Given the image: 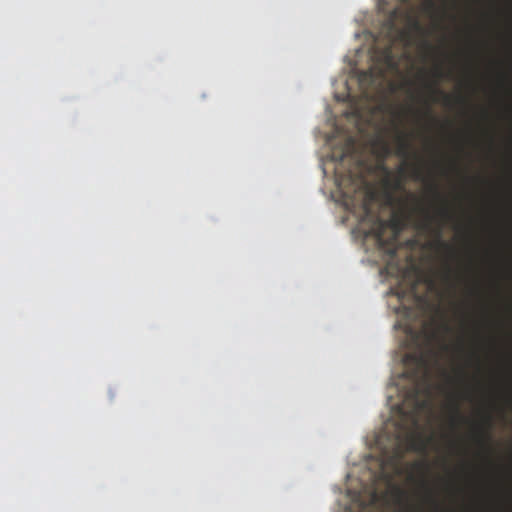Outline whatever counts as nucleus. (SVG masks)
Masks as SVG:
<instances>
[{"label": "nucleus", "mask_w": 512, "mask_h": 512, "mask_svg": "<svg viewBox=\"0 0 512 512\" xmlns=\"http://www.w3.org/2000/svg\"><path fill=\"white\" fill-rule=\"evenodd\" d=\"M428 88L429 90L431 91V93L435 96H440L442 98V102L444 105L446 106H450L451 105V102H452V97L451 95L443 92L442 90H440L436 84H433V85H428Z\"/></svg>", "instance_id": "9d476101"}, {"label": "nucleus", "mask_w": 512, "mask_h": 512, "mask_svg": "<svg viewBox=\"0 0 512 512\" xmlns=\"http://www.w3.org/2000/svg\"><path fill=\"white\" fill-rule=\"evenodd\" d=\"M356 501L359 503V512H384L383 496L376 488L370 489L367 500L358 495Z\"/></svg>", "instance_id": "423d86ee"}, {"label": "nucleus", "mask_w": 512, "mask_h": 512, "mask_svg": "<svg viewBox=\"0 0 512 512\" xmlns=\"http://www.w3.org/2000/svg\"><path fill=\"white\" fill-rule=\"evenodd\" d=\"M457 100L461 103H463L465 101V99L463 97H458Z\"/></svg>", "instance_id": "aec40b11"}, {"label": "nucleus", "mask_w": 512, "mask_h": 512, "mask_svg": "<svg viewBox=\"0 0 512 512\" xmlns=\"http://www.w3.org/2000/svg\"><path fill=\"white\" fill-rule=\"evenodd\" d=\"M412 176H413V178L415 180H418V181H423L424 180L423 172H422V170L419 167H414L413 168Z\"/></svg>", "instance_id": "ddd939ff"}, {"label": "nucleus", "mask_w": 512, "mask_h": 512, "mask_svg": "<svg viewBox=\"0 0 512 512\" xmlns=\"http://www.w3.org/2000/svg\"><path fill=\"white\" fill-rule=\"evenodd\" d=\"M434 77L436 79H442L443 76H444V73H443V70L441 67H436L435 70H434V73H433Z\"/></svg>", "instance_id": "2eb2a0df"}, {"label": "nucleus", "mask_w": 512, "mask_h": 512, "mask_svg": "<svg viewBox=\"0 0 512 512\" xmlns=\"http://www.w3.org/2000/svg\"><path fill=\"white\" fill-rule=\"evenodd\" d=\"M423 219L421 226L426 230H432L433 225L437 223L434 229L437 246L445 251L452 252V247L441 239L443 224L453 218V214L446 203L438 207L436 214H431L427 209H421Z\"/></svg>", "instance_id": "39448f33"}, {"label": "nucleus", "mask_w": 512, "mask_h": 512, "mask_svg": "<svg viewBox=\"0 0 512 512\" xmlns=\"http://www.w3.org/2000/svg\"><path fill=\"white\" fill-rule=\"evenodd\" d=\"M382 150L385 156H387L390 153L389 146L386 143L382 144Z\"/></svg>", "instance_id": "dca6fc26"}, {"label": "nucleus", "mask_w": 512, "mask_h": 512, "mask_svg": "<svg viewBox=\"0 0 512 512\" xmlns=\"http://www.w3.org/2000/svg\"><path fill=\"white\" fill-rule=\"evenodd\" d=\"M353 114H354L355 116H359V115H360V111H359L358 109H355V110L353 111Z\"/></svg>", "instance_id": "a211bd4d"}, {"label": "nucleus", "mask_w": 512, "mask_h": 512, "mask_svg": "<svg viewBox=\"0 0 512 512\" xmlns=\"http://www.w3.org/2000/svg\"><path fill=\"white\" fill-rule=\"evenodd\" d=\"M451 420H452L453 424L465 421V418L463 417V415L460 412V407H459L458 403H455L453 406V417Z\"/></svg>", "instance_id": "9b49d317"}, {"label": "nucleus", "mask_w": 512, "mask_h": 512, "mask_svg": "<svg viewBox=\"0 0 512 512\" xmlns=\"http://www.w3.org/2000/svg\"><path fill=\"white\" fill-rule=\"evenodd\" d=\"M427 447L426 441L421 435L411 433L407 437V446L404 448L400 443L396 445L390 455H386L383 464L391 468L393 474L402 473L403 460L406 451L425 452Z\"/></svg>", "instance_id": "20e7f679"}, {"label": "nucleus", "mask_w": 512, "mask_h": 512, "mask_svg": "<svg viewBox=\"0 0 512 512\" xmlns=\"http://www.w3.org/2000/svg\"><path fill=\"white\" fill-rule=\"evenodd\" d=\"M394 29V23L390 22L387 43L383 47L374 46L371 49L373 64L369 69L360 71L358 74V82L365 95L368 94L370 88L386 78L388 71L397 67L393 53V46L396 41Z\"/></svg>", "instance_id": "f03ea898"}, {"label": "nucleus", "mask_w": 512, "mask_h": 512, "mask_svg": "<svg viewBox=\"0 0 512 512\" xmlns=\"http://www.w3.org/2000/svg\"><path fill=\"white\" fill-rule=\"evenodd\" d=\"M366 217H371L374 225L370 233L376 238L379 245L386 248V251L393 257L397 253L398 234L403 227V221L398 216L393 215L390 220H384L378 215H374L369 207L367 200L363 204Z\"/></svg>", "instance_id": "7ed1b4c3"}, {"label": "nucleus", "mask_w": 512, "mask_h": 512, "mask_svg": "<svg viewBox=\"0 0 512 512\" xmlns=\"http://www.w3.org/2000/svg\"><path fill=\"white\" fill-rule=\"evenodd\" d=\"M451 267L449 265H447V269H446V272H445V279H450L451 277Z\"/></svg>", "instance_id": "f3484780"}, {"label": "nucleus", "mask_w": 512, "mask_h": 512, "mask_svg": "<svg viewBox=\"0 0 512 512\" xmlns=\"http://www.w3.org/2000/svg\"><path fill=\"white\" fill-rule=\"evenodd\" d=\"M431 193L433 194V196L438 199V200H442V196L440 194V191L438 189V186L435 184V183H431L430 187H429Z\"/></svg>", "instance_id": "4468645a"}, {"label": "nucleus", "mask_w": 512, "mask_h": 512, "mask_svg": "<svg viewBox=\"0 0 512 512\" xmlns=\"http://www.w3.org/2000/svg\"><path fill=\"white\" fill-rule=\"evenodd\" d=\"M414 26H415L416 29H420V25H419V23L417 21L414 22Z\"/></svg>", "instance_id": "6ab92c4d"}, {"label": "nucleus", "mask_w": 512, "mask_h": 512, "mask_svg": "<svg viewBox=\"0 0 512 512\" xmlns=\"http://www.w3.org/2000/svg\"><path fill=\"white\" fill-rule=\"evenodd\" d=\"M397 147L395 154L403 159H408L411 156V143L404 134H399L397 137Z\"/></svg>", "instance_id": "6e6552de"}, {"label": "nucleus", "mask_w": 512, "mask_h": 512, "mask_svg": "<svg viewBox=\"0 0 512 512\" xmlns=\"http://www.w3.org/2000/svg\"><path fill=\"white\" fill-rule=\"evenodd\" d=\"M354 146H355V139L353 137H348V139L346 141L344 155L352 153V151L354 150Z\"/></svg>", "instance_id": "f8f14e48"}, {"label": "nucleus", "mask_w": 512, "mask_h": 512, "mask_svg": "<svg viewBox=\"0 0 512 512\" xmlns=\"http://www.w3.org/2000/svg\"><path fill=\"white\" fill-rule=\"evenodd\" d=\"M399 408H400V410H401V412H402L403 414H405V413H406V412L404 411V407H403V406H402V407H399Z\"/></svg>", "instance_id": "412c9836"}, {"label": "nucleus", "mask_w": 512, "mask_h": 512, "mask_svg": "<svg viewBox=\"0 0 512 512\" xmlns=\"http://www.w3.org/2000/svg\"><path fill=\"white\" fill-rule=\"evenodd\" d=\"M492 428V418L486 415L481 425L477 427V440L481 445H486L491 440L490 429Z\"/></svg>", "instance_id": "0eeeda50"}, {"label": "nucleus", "mask_w": 512, "mask_h": 512, "mask_svg": "<svg viewBox=\"0 0 512 512\" xmlns=\"http://www.w3.org/2000/svg\"><path fill=\"white\" fill-rule=\"evenodd\" d=\"M407 333L416 349L404 357L406 369L403 374L412 384L406 393L405 402L411 406L412 416L416 417L419 410L426 405V401L421 400V397H429L431 394V369L435 359L432 342L436 335L426 324L420 330L409 328Z\"/></svg>", "instance_id": "f257e3e1"}, {"label": "nucleus", "mask_w": 512, "mask_h": 512, "mask_svg": "<svg viewBox=\"0 0 512 512\" xmlns=\"http://www.w3.org/2000/svg\"><path fill=\"white\" fill-rule=\"evenodd\" d=\"M407 166H408L407 163H403L401 166H399L398 171H397L398 175L393 179V181L391 183V186L393 189H395V190L403 189L404 179H405L406 173H407Z\"/></svg>", "instance_id": "1a4fd4ad"}]
</instances>
